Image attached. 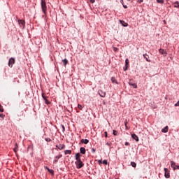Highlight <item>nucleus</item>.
Masks as SVG:
<instances>
[{
  "mask_svg": "<svg viewBox=\"0 0 179 179\" xmlns=\"http://www.w3.org/2000/svg\"><path fill=\"white\" fill-rule=\"evenodd\" d=\"M91 3H94L95 0H90Z\"/></svg>",
  "mask_w": 179,
  "mask_h": 179,
  "instance_id": "a19ab883",
  "label": "nucleus"
},
{
  "mask_svg": "<svg viewBox=\"0 0 179 179\" xmlns=\"http://www.w3.org/2000/svg\"><path fill=\"white\" fill-rule=\"evenodd\" d=\"M45 104H50V101H48V99H45Z\"/></svg>",
  "mask_w": 179,
  "mask_h": 179,
  "instance_id": "2f4dec72",
  "label": "nucleus"
},
{
  "mask_svg": "<svg viewBox=\"0 0 179 179\" xmlns=\"http://www.w3.org/2000/svg\"><path fill=\"white\" fill-rule=\"evenodd\" d=\"M63 131H65V127L62 126Z\"/></svg>",
  "mask_w": 179,
  "mask_h": 179,
  "instance_id": "de8ad7c7",
  "label": "nucleus"
},
{
  "mask_svg": "<svg viewBox=\"0 0 179 179\" xmlns=\"http://www.w3.org/2000/svg\"><path fill=\"white\" fill-rule=\"evenodd\" d=\"M98 163H99V164H101V159H99V160H98Z\"/></svg>",
  "mask_w": 179,
  "mask_h": 179,
  "instance_id": "ea45409f",
  "label": "nucleus"
},
{
  "mask_svg": "<svg viewBox=\"0 0 179 179\" xmlns=\"http://www.w3.org/2000/svg\"><path fill=\"white\" fill-rule=\"evenodd\" d=\"M143 57H144L145 59L147 61V62H150V59H149V55L145 54V55H143Z\"/></svg>",
  "mask_w": 179,
  "mask_h": 179,
  "instance_id": "dca6fc26",
  "label": "nucleus"
},
{
  "mask_svg": "<svg viewBox=\"0 0 179 179\" xmlns=\"http://www.w3.org/2000/svg\"><path fill=\"white\" fill-rule=\"evenodd\" d=\"M124 145H125V146H128V145H129V143L126 142V143H124Z\"/></svg>",
  "mask_w": 179,
  "mask_h": 179,
  "instance_id": "37998d69",
  "label": "nucleus"
},
{
  "mask_svg": "<svg viewBox=\"0 0 179 179\" xmlns=\"http://www.w3.org/2000/svg\"><path fill=\"white\" fill-rule=\"evenodd\" d=\"M129 85L130 86H132L134 87V89H136L138 87V85H136V83H133V82H129Z\"/></svg>",
  "mask_w": 179,
  "mask_h": 179,
  "instance_id": "9d476101",
  "label": "nucleus"
},
{
  "mask_svg": "<svg viewBox=\"0 0 179 179\" xmlns=\"http://www.w3.org/2000/svg\"><path fill=\"white\" fill-rule=\"evenodd\" d=\"M138 3H142V2H143V0H138Z\"/></svg>",
  "mask_w": 179,
  "mask_h": 179,
  "instance_id": "58836bf2",
  "label": "nucleus"
},
{
  "mask_svg": "<svg viewBox=\"0 0 179 179\" xmlns=\"http://www.w3.org/2000/svg\"><path fill=\"white\" fill-rule=\"evenodd\" d=\"M45 169L48 170V171L49 172V173H50L51 174H54V170H52V169H50L48 167H45Z\"/></svg>",
  "mask_w": 179,
  "mask_h": 179,
  "instance_id": "6ab92c4d",
  "label": "nucleus"
},
{
  "mask_svg": "<svg viewBox=\"0 0 179 179\" xmlns=\"http://www.w3.org/2000/svg\"><path fill=\"white\" fill-rule=\"evenodd\" d=\"M98 93L101 97H106V92L100 90H99Z\"/></svg>",
  "mask_w": 179,
  "mask_h": 179,
  "instance_id": "423d86ee",
  "label": "nucleus"
},
{
  "mask_svg": "<svg viewBox=\"0 0 179 179\" xmlns=\"http://www.w3.org/2000/svg\"><path fill=\"white\" fill-rule=\"evenodd\" d=\"M111 82H112V83H117V80H115V78L112 77L111 78Z\"/></svg>",
  "mask_w": 179,
  "mask_h": 179,
  "instance_id": "5701e85b",
  "label": "nucleus"
},
{
  "mask_svg": "<svg viewBox=\"0 0 179 179\" xmlns=\"http://www.w3.org/2000/svg\"><path fill=\"white\" fill-rule=\"evenodd\" d=\"M123 8H124V9H127L128 8V6L127 5H124L123 4Z\"/></svg>",
  "mask_w": 179,
  "mask_h": 179,
  "instance_id": "e433bc0d",
  "label": "nucleus"
},
{
  "mask_svg": "<svg viewBox=\"0 0 179 179\" xmlns=\"http://www.w3.org/2000/svg\"><path fill=\"white\" fill-rule=\"evenodd\" d=\"M165 171V177L166 178H170V173H169V169L167 168H164Z\"/></svg>",
  "mask_w": 179,
  "mask_h": 179,
  "instance_id": "0eeeda50",
  "label": "nucleus"
},
{
  "mask_svg": "<svg viewBox=\"0 0 179 179\" xmlns=\"http://www.w3.org/2000/svg\"><path fill=\"white\" fill-rule=\"evenodd\" d=\"M14 64H15V58L13 57L10 58L8 61V66H10V68H12Z\"/></svg>",
  "mask_w": 179,
  "mask_h": 179,
  "instance_id": "20e7f679",
  "label": "nucleus"
},
{
  "mask_svg": "<svg viewBox=\"0 0 179 179\" xmlns=\"http://www.w3.org/2000/svg\"><path fill=\"white\" fill-rule=\"evenodd\" d=\"M45 141H46V142H51V138H45Z\"/></svg>",
  "mask_w": 179,
  "mask_h": 179,
  "instance_id": "c756f323",
  "label": "nucleus"
},
{
  "mask_svg": "<svg viewBox=\"0 0 179 179\" xmlns=\"http://www.w3.org/2000/svg\"><path fill=\"white\" fill-rule=\"evenodd\" d=\"M80 156H82V155H80V153H77L76 155V162L79 161V160H81L80 159Z\"/></svg>",
  "mask_w": 179,
  "mask_h": 179,
  "instance_id": "4468645a",
  "label": "nucleus"
},
{
  "mask_svg": "<svg viewBox=\"0 0 179 179\" xmlns=\"http://www.w3.org/2000/svg\"><path fill=\"white\" fill-rule=\"evenodd\" d=\"M81 143H85V145H87L89 143V141L87 139H81Z\"/></svg>",
  "mask_w": 179,
  "mask_h": 179,
  "instance_id": "f3484780",
  "label": "nucleus"
},
{
  "mask_svg": "<svg viewBox=\"0 0 179 179\" xmlns=\"http://www.w3.org/2000/svg\"><path fill=\"white\" fill-rule=\"evenodd\" d=\"M80 152L82 155H85L86 153V149L83 147L80 148Z\"/></svg>",
  "mask_w": 179,
  "mask_h": 179,
  "instance_id": "9b49d317",
  "label": "nucleus"
},
{
  "mask_svg": "<svg viewBox=\"0 0 179 179\" xmlns=\"http://www.w3.org/2000/svg\"><path fill=\"white\" fill-rule=\"evenodd\" d=\"M127 121L124 122V125H125L126 128H128V127L127 126Z\"/></svg>",
  "mask_w": 179,
  "mask_h": 179,
  "instance_id": "a18cd8bd",
  "label": "nucleus"
},
{
  "mask_svg": "<svg viewBox=\"0 0 179 179\" xmlns=\"http://www.w3.org/2000/svg\"><path fill=\"white\" fill-rule=\"evenodd\" d=\"M18 117H25L24 112H23V110L20 112V114L18 115Z\"/></svg>",
  "mask_w": 179,
  "mask_h": 179,
  "instance_id": "412c9836",
  "label": "nucleus"
},
{
  "mask_svg": "<svg viewBox=\"0 0 179 179\" xmlns=\"http://www.w3.org/2000/svg\"><path fill=\"white\" fill-rule=\"evenodd\" d=\"M128 1H131V0H128Z\"/></svg>",
  "mask_w": 179,
  "mask_h": 179,
  "instance_id": "8fccbe9b",
  "label": "nucleus"
},
{
  "mask_svg": "<svg viewBox=\"0 0 179 179\" xmlns=\"http://www.w3.org/2000/svg\"><path fill=\"white\" fill-rule=\"evenodd\" d=\"M71 153H72V151L69 150H68V154H69V155H71Z\"/></svg>",
  "mask_w": 179,
  "mask_h": 179,
  "instance_id": "c03bdc74",
  "label": "nucleus"
},
{
  "mask_svg": "<svg viewBox=\"0 0 179 179\" xmlns=\"http://www.w3.org/2000/svg\"><path fill=\"white\" fill-rule=\"evenodd\" d=\"M120 23L121 24H122V26H124V27H127V26H128L127 23H125V22L120 20Z\"/></svg>",
  "mask_w": 179,
  "mask_h": 179,
  "instance_id": "aec40b11",
  "label": "nucleus"
},
{
  "mask_svg": "<svg viewBox=\"0 0 179 179\" xmlns=\"http://www.w3.org/2000/svg\"><path fill=\"white\" fill-rule=\"evenodd\" d=\"M121 3H122V5H124V0H120Z\"/></svg>",
  "mask_w": 179,
  "mask_h": 179,
  "instance_id": "49530a36",
  "label": "nucleus"
},
{
  "mask_svg": "<svg viewBox=\"0 0 179 179\" xmlns=\"http://www.w3.org/2000/svg\"><path fill=\"white\" fill-rule=\"evenodd\" d=\"M0 118H5V115L1 113L0 114Z\"/></svg>",
  "mask_w": 179,
  "mask_h": 179,
  "instance_id": "f704fd0d",
  "label": "nucleus"
},
{
  "mask_svg": "<svg viewBox=\"0 0 179 179\" xmlns=\"http://www.w3.org/2000/svg\"><path fill=\"white\" fill-rule=\"evenodd\" d=\"M76 166L77 169H82L85 166V164L82 162V160H78L76 162Z\"/></svg>",
  "mask_w": 179,
  "mask_h": 179,
  "instance_id": "f03ea898",
  "label": "nucleus"
},
{
  "mask_svg": "<svg viewBox=\"0 0 179 179\" xmlns=\"http://www.w3.org/2000/svg\"><path fill=\"white\" fill-rule=\"evenodd\" d=\"M113 51H115V52H117L118 51V48L113 47Z\"/></svg>",
  "mask_w": 179,
  "mask_h": 179,
  "instance_id": "72a5a7b5",
  "label": "nucleus"
},
{
  "mask_svg": "<svg viewBox=\"0 0 179 179\" xmlns=\"http://www.w3.org/2000/svg\"><path fill=\"white\" fill-rule=\"evenodd\" d=\"M92 152L93 153L96 152V149L92 148Z\"/></svg>",
  "mask_w": 179,
  "mask_h": 179,
  "instance_id": "4c0bfd02",
  "label": "nucleus"
},
{
  "mask_svg": "<svg viewBox=\"0 0 179 179\" xmlns=\"http://www.w3.org/2000/svg\"><path fill=\"white\" fill-rule=\"evenodd\" d=\"M41 5L42 12L45 15L47 13V4L45 3V0H41Z\"/></svg>",
  "mask_w": 179,
  "mask_h": 179,
  "instance_id": "f257e3e1",
  "label": "nucleus"
},
{
  "mask_svg": "<svg viewBox=\"0 0 179 179\" xmlns=\"http://www.w3.org/2000/svg\"><path fill=\"white\" fill-rule=\"evenodd\" d=\"M0 112L3 113V107H2V105L0 104Z\"/></svg>",
  "mask_w": 179,
  "mask_h": 179,
  "instance_id": "bb28decb",
  "label": "nucleus"
},
{
  "mask_svg": "<svg viewBox=\"0 0 179 179\" xmlns=\"http://www.w3.org/2000/svg\"><path fill=\"white\" fill-rule=\"evenodd\" d=\"M157 2L158 3H163L164 2V0H157Z\"/></svg>",
  "mask_w": 179,
  "mask_h": 179,
  "instance_id": "cd10ccee",
  "label": "nucleus"
},
{
  "mask_svg": "<svg viewBox=\"0 0 179 179\" xmlns=\"http://www.w3.org/2000/svg\"><path fill=\"white\" fill-rule=\"evenodd\" d=\"M56 148H57V149H59V150H62V149H64V148H65V145H64V144H57Z\"/></svg>",
  "mask_w": 179,
  "mask_h": 179,
  "instance_id": "6e6552de",
  "label": "nucleus"
},
{
  "mask_svg": "<svg viewBox=\"0 0 179 179\" xmlns=\"http://www.w3.org/2000/svg\"><path fill=\"white\" fill-rule=\"evenodd\" d=\"M171 166L173 170H179V165H176V162L171 161Z\"/></svg>",
  "mask_w": 179,
  "mask_h": 179,
  "instance_id": "7ed1b4c3",
  "label": "nucleus"
},
{
  "mask_svg": "<svg viewBox=\"0 0 179 179\" xmlns=\"http://www.w3.org/2000/svg\"><path fill=\"white\" fill-rule=\"evenodd\" d=\"M105 138H107V131L104 132Z\"/></svg>",
  "mask_w": 179,
  "mask_h": 179,
  "instance_id": "79ce46f5",
  "label": "nucleus"
},
{
  "mask_svg": "<svg viewBox=\"0 0 179 179\" xmlns=\"http://www.w3.org/2000/svg\"><path fill=\"white\" fill-rule=\"evenodd\" d=\"M131 166H132V167H136V163L131 162Z\"/></svg>",
  "mask_w": 179,
  "mask_h": 179,
  "instance_id": "393cba45",
  "label": "nucleus"
},
{
  "mask_svg": "<svg viewBox=\"0 0 179 179\" xmlns=\"http://www.w3.org/2000/svg\"><path fill=\"white\" fill-rule=\"evenodd\" d=\"M18 24L20 26V27H22V29H24V26L26 24V22L23 20H18Z\"/></svg>",
  "mask_w": 179,
  "mask_h": 179,
  "instance_id": "39448f33",
  "label": "nucleus"
},
{
  "mask_svg": "<svg viewBox=\"0 0 179 179\" xmlns=\"http://www.w3.org/2000/svg\"><path fill=\"white\" fill-rule=\"evenodd\" d=\"M15 148L13 149V151L15 152V153H16L17 152V144H15Z\"/></svg>",
  "mask_w": 179,
  "mask_h": 179,
  "instance_id": "a878e982",
  "label": "nucleus"
},
{
  "mask_svg": "<svg viewBox=\"0 0 179 179\" xmlns=\"http://www.w3.org/2000/svg\"><path fill=\"white\" fill-rule=\"evenodd\" d=\"M78 107L79 110H82V108H83V107L80 104H78Z\"/></svg>",
  "mask_w": 179,
  "mask_h": 179,
  "instance_id": "473e14b6",
  "label": "nucleus"
},
{
  "mask_svg": "<svg viewBox=\"0 0 179 179\" xmlns=\"http://www.w3.org/2000/svg\"><path fill=\"white\" fill-rule=\"evenodd\" d=\"M162 132L166 134V132H169V127L166 126L164 129H162Z\"/></svg>",
  "mask_w": 179,
  "mask_h": 179,
  "instance_id": "ddd939ff",
  "label": "nucleus"
},
{
  "mask_svg": "<svg viewBox=\"0 0 179 179\" xmlns=\"http://www.w3.org/2000/svg\"><path fill=\"white\" fill-rule=\"evenodd\" d=\"M65 154H66V155L68 154V150H65Z\"/></svg>",
  "mask_w": 179,
  "mask_h": 179,
  "instance_id": "09e8293b",
  "label": "nucleus"
},
{
  "mask_svg": "<svg viewBox=\"0 0 179 179\" xmlns=\"http://www.w3.org/2000/svg\"><path fill=\"white\" fill-rule=\"evenodd\" d=\"M131 137L136 141V142H139V138L138 137V136H136V134H132Z\"/></svg>",
  "mask_w": 179,
  "mask_h": 179,
  "instance_id": "f8f14e48",
  "label": "nucleus"
},
{
  "mask_svg": "<svg viewBox=\"0 0 179 179\" xmlns=\"http://www.w3.org/2000/svg\"><path fill=\"white\" fill-rule=\"evenodd\" d=\"M159 52L162 54V55H164L166 57L167 55V52L164 50V49H159Z\"/></svg>",
  "mask_w": 179,
  "mask_h": 179,
  "instance_id": "1a4fd4ad",
  "label": "nucleus"
},
{
  "mask_svg": "<svg viewBox=\"0 0 179 179\" xmlns=\"http://www.w3.org/2000/svg\"><path fill=\"white\" fill-rule=\"evenodd\" d=\"M125 64L126 65H128L129 64V60H128V59L125 60Z\"/></svg>",
  "mask_w": 179,
  "mask_h": 179,
  "instance_id": "c9c22d12",
  "label": "nucleus"
},
{
  "mask_svg": "<svg viewBox=\"0 0 179 179\" xmlns=\"http://www.w3.org/2000/svg\"><path fill=\"white\" fill-rule=\"evenodd\" d=\"M62 64H63L64 66H66V64H68V60L66 59H63Z\"/></svg>",
  "mask_w": 179,
  "mask_h": 179,
  "instance_id": "a211bd4d",
  "label": "nucleus"
},
{
  "mask_svg": "<svg viewBox=\"0 0 179 179\" xmlns=\"http://www.w3.org/2000/svg\"><path fill=\"white\" fill-rule=\"evenodd\" d=\"M61 157H62V155L56 156L55 159L54 160V163H57L58 162V159H61Z\"/></svg>",
  "mask_w": 179,
  "mask_h": 179,
  "instance_id": "2eb2a0df",
  "label": "nucleus"
},
{
  "mask_svg": "<svg viewBox=\"0 0 179 179\" xmlns=\"http://www.w3.org/2000/svg\"><path fill=\"white\" fill-rule=\"evenodd\" d=\"M102 163H103V164H105V166H107V164H108L107 160H106V159H104Z\"/></svg>",
  "mask_w": 179,
  "mask_h": 179,
  "instance_id": "c85d7f7f",
  "label": "nucleus"
},
{
  "mask_svg": "<svg viewBox=\"0 0 179 179\" xmlns=\"http://www.w3.org/2000/svg\"><path fill=\"white\" fill-rule=\"evenodd\" d=\"M178 4H179L178 1H176V2L174 3V5H175L174 7H175V8H179V5H178Z\"/></svg>",
  "mask_w": 179,
  "mask_h": 179,
  "instance_id": "b1692460",
  "label": "nucleus"
},
{
  "mask_svg": "<svg viewBox=\"0 0 179 179\" xmlns=\"http://www.w3.org/2000/svg\"><path fill=\"white\" fill-rule=\"evenodd\" d=\"M42 97H43V100H46L48 96L47 95H45V93H42Z\"/></svg>",
  "mask_w": 179,
  "mask_h": 179,
  "instance_id": "4be33fe9",
  "label": "nucleus"
},
{
  "mask_svg": "<svg viewBox=\"0 0 179 179\" xmlns=\"http://www.w3.org/2000/svg\"><path fill=\"white\" fill-rule=\"evenodd\" d=\"M117 134H118V131L117 130H113V135L117 136Z\"/></svg>",
  "mask_w": 179,
  "mask_h": 179,
  "instance_id": "7c9ffc66",
  "label": "nucleus"
}]
</instances>
